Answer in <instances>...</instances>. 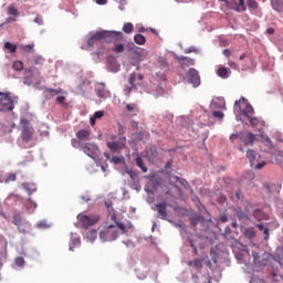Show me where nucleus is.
Listing matches in <instances>:
<instances>
[{
    "label": "nucleus",
    "mask_w": 283,
    "mask_h": 283,
    "mask_svg": "<svg viewBox=\"0 0 283 283\" xmlns=\"http://www.w3.org/2000/svg\"><path fill=\"white\" fill-rule=\"evenodd\" d=\"M123 40L122 31H91L86 41L87 48H94L98 43H116V41Z\"/></svg>",
    "instance_id": "obj_1"
},
{
    "label": "nucleus",
    "mask_w": 283,
    "mask_h": 283,
    "mask_svg": "<svg viewBox=\"0 0 283 283\" xmlns=\"http://www.w3.org/2000/svg\"><path fill=\"white\" fill-rule=\"evenodd\" d=\"M233 112L234 114H238L235 115V120H238V123H244L242 120V116H244L250 120V125L252 127H258L260 124V119H258V117H251V115H249L255 114V109H253V106L244 96H241L240 99L234 102Z\"/></svg>",
    "instance_id": "obj_2"
},
{
    "label": "nucleus",
    "mask_w": 283,
    "mask_h": 283,
    "mask_svg": "<svg viewBox=\"0 0 283 283\" xmlns=\"http://www.w3.org/2000/svg\"><path fill=\"white\" fill-rule=\"evenodd\" d=\"M34 115L31 113L24 112L20 117V125L22 127L21 138L23 143H30L34 138V127L30 125Z\"/></svg>",
    "instance_id": "obj_3"
},
{
    "label": "nucleus",
    "mask_w": 283,
    "mask_h": 283,
    "mask_svg": "<svg viewBox=\"0 0 283 283\" xmlns=\"http://www.w3.org/2000/svg\"><path fill=\"white\" fill-rule=\"evenodd\" d=\"M118 239V230L116 224H108L105 226L99 231V240L101 242H114V240Z\"/></svg>",
    "instance_id": "obj_4"
},
{
    "label": "nucleus",
    "mask_w": 283,
    "mask_h": 283,
    "mask_svg": "<svg viewBox=\"0 0 283 283\" xmlns=\"http://www.w3.org/2000/svg\"><path fill=\"white\" fill-rule=\"evenodd\" d=\"M13 224L17 227L20 233H28L29 229H32V223L28 219L23 218L21 212L15 210L13 212Z\"/></svg>",
    "instance_id": "obj_5"
},
{
    "label": "nucleus",
    "mask_w": 283,
    "mask_h": 283,
    "mask_svg": "<svg viewBox=\"0 0 283 283\" xmlns=\"http://www.w3.org/2000/svg\"><path fill=\"white\" fill-rule=\"evenodd\" d=\"M19 101V97L10 96V93L0 92V112H13L14 102Z\"/></svg>",
    "instance_id": "obj_6"
},
{
    "label": "nucleus",
    "mask_w": 283,
    "mask_h": 283,
    "mask_svg": "<svg viewBox=\"0 0 283 283\" xmlns=\"http://www.w3.org/2000/svg\"><path fill=\"white\" fill-rule=\"evenodd\" d=\"M77 220L80 223H77L76 227L87 230L90 227H94L99 218L96 214H77Z\"/></svg>",
    "instance_id": "obj_7"
},
{
    "label": "nucleus",
    "mask_w": 283,
    "mask_h": 283,
    "mask_svg": "<svg viewBox=\"0 0 283 283\" xmlns=\"http://www.w3.org/2000/svg\"><path fill=\"white\" fill-rule=\"evenodd\" d=\"M245 156L250 163V167L254 169H262V167L266 165V161H260V158H261L260 154H258L253 149H248Z\"/></svg>",
    "instance_id": "obj_8"
},
{
    "label": "nucleus",
    "mask_w": 283,
    "mask_h": 283,
    "mask_svg": "<svg viewBox=\"0 0 283 283\" xmlns=\"http://www.w3.org/2000/svg\"><path fill=\"white\" fill-rule=\"evenodd\" d=\"M127 145V137L120 136L116 142H107L106 147L112 154H120Z\"/></svg>",
    "instance_id": "obj_9"
},
{
    "label": "nucleus",
    "mask_w": 283,
    "mask_h": 283,
    "mask_svg": "<svg viewBox=\"0 0 283 283\" xmlns=\"http://www.w3.org/2000/svg\"><path fill=\"white\" fill-rule=\"evenodd\" d=\"M82 151L88 156V158H92V160H98V154H101L96 143H84Z\"/></svg>",
    "instance_id": "obj_10"
},
{
    "label": "nucleus",
    "mask_w": 283,
    "mask_h": 283,
    "mask_svg": "<svg viewBox=\"0 0 283 283\" xmlns=\"http://www.w3.org/2000/svg\"><path fill=\"white\" fill-rule=\"evenodd\" d=\"M186 76L192 87H200L201 80L200 72H198V70H196L195 67L189 69L186 73Z\"/></svg>",
    "instance_id": "obj_11"
},
{
    "label": "nucleus",
    "mask_w": 283,
    "mask_h": 283,
    "mask_svg": "<svg viewBox=\"0 0 283 283\" xmlns=\"http://www.w3.org/2000/svg\"><path fill=\"white\" fill-rule=\"evenodd\" d=\"M149 179L147 186L145 187V191L147 193H154L158 187H160V179H158V175L156 174H150L147 176Z\"/></svg>",
    "instance_id": "obj_12"
},
{
    "label": "nucleus",
    "mask_w": 283,
    "mask_h": 283,
    "mask_svg": "<svg viewBox=\"0 0 283 283\" xmlns=\"http://www.w3.org/2000/svg\"><path fill=\"white\" fill-rule=\"evenodd\" d=\"M95 94L97 97H99L102 101H105L112 96V93L109 90H107V86L104 82H97L95 85Z\"/></svg>",
    "instance_id": "obj_13"
},
{
    "label": "nucleus",
    "mask_w": 283,
    "mask_h": 283,
    "mask_svg": "<svg viewBox=\"0 0 283 283\" xmlns=\"http://www.w3.org/2000/svg\"><path fill=\"white\" fill-rule=\"evenodd\" d=\"M203 262H205L206 266H208L209 269L212 268L211 260H209L207 255H203L201 259H196L195 261H189L188 266H191L192 269L200 270V269H202V266H205Z\"/></svg>",
    "instance_id": "obj_14"
},
{
    "label": "nucleus",
    "mask_w": 283,
    "mask_h": 283,
    "mask_svg": "<svg viewBox=\"0 0 283 283\" xmlns=\"http://www.w3.org/2000/svg\"><path fill=\"white\" fill-rule=\"evenodd\" d=\"M240 140L243 145H255V140H258V134H253L251 132H240Z\"/></svg>",
    "instance_id": "obj_15"
},
{
    "label": "nucleus",
    "mask_w": 283,
    "mask_h": 283,
    "mask_svg": "<svg viewBox=\"0 0 283 283\" xmlns=\"http://www.w3.org/2000/svg\"><path fill=\"white\" fill-rule=\"evenodd\" d=\"M228 8H230V10H235L237 12H247L244 0H228Z\"/></svg>",
    "instance_id": "obj_16"
},
{
    "label": "nucleus",
    "mask_w": 283,
    "mask_h": 283,
    "mask_svg": "<svg viewBox=\"0 0 283 283\" xmlns=\"http://www.w3.org/2000/svg\"><path fill=\"white\" fill-rule=\"evenodd\" d=\"M247 6L251 14L254 17H262V9H260V4L255 0H248Z\"/></svg>",
    "instance_id": "obj_17"
},
{
    "label": "nucleus",
    "mask_w": 283,
    "mask_h": 283,
    "mask_svg": "<svg viewBox=\"0 0 283 283\" xmlns=\"http://www.w3.org/2000/svg\"><path fill=\"white\" fill-rule=\"evenodd\" d=\"M174 182H179V184L181 185V187H184L185 189H189V187H191V186L189 185V181H187V179H181V178L178 177V176H172V177L170 178V185H171L172 187H175L178 191H182V189L180 188V186L175 185Z\"/></svg>",
    "instance_id": "obj_18"
},
{
    "label": "nucleus",
    "mask_w": 283,
    "mask_h": 283,
    "mask_svg": "<svg viewBox=\"0 0 283 283\" xmlns=\"http://www.w3.org/2000/svg\"><path fill=\"white\" fill-rule=\"evenodd\" d=\"M177 60L184 70H187L188 67H193V65H196V59H191L189 56L182 55L179 56Z\"/></svg>",
    "instance_id": "obj_19"
},
{
    "label": "nucleus",
    "mask_w": 283,
    "mask_h": 283,
    "mask_svg": "<svg viewBox=\"0 0 283 283\" xmlns=\"http://www.w3.org/2000/svg\"><path fill=\"white\" fill-rule=\"evenodd\" d=\"M227 107V102L224 101V97H217L213 98L210 103V109H224Z\"/></svg>",
    "instance_id": "obj_20"
},
{
    "label": "nucleus",
    "mask_w": 283,
    "mask_h": 283,
    "mask_svg": "<svg viewBox=\"0 0 283 283\" xmlns=\"http://www.w3.org/2000/svg\"><path fill=\"white\" fill-rule=\"evenodd\" d=\"M63 90H56V88H44L43 90V97L45 101H52L54 96H59V94H62Z\"/></svg>",
    "instance_id": "obj_21"
},
{
    "label": "nucleus",
    "mask_w": 283,
    "mask_h": 283,
    "mask_svg": "<svg viewBox=\"0 0 283 283\" xmlns=\"http://www.w3.org/2000/svg\"><path fill=\"white\" fill-rule=\"evenodd\" d=\"M223 237L226 238V240H228V242H230V247L232 249H235V247H238V244H240V241H238L235 238H232L231 228H229V227H227L224 229Z\"/></svg>",
    "instance_id": "obj_22"
},
{
    "label": "nucleus",
    "mask_w": 283,
    "mask_h": 283,
    "mask_svg": "<svg viewBox=\"0 0 283 283\" xmlns=\"http://www.w3.org/2000/svg\"><path fill=\"white\" fill-rule=\"evenodd\" d=\"M263 188L265 189V192L272 196V193H280V190L282 187L276 184H270V182H264Z\"/></svg>",
    "instance_id": "obj_23"
},
{
    "label": "nucleus",
    "mask_w": 283,
    "mask_h": 283,
    "mask_svg": "<svg viewBox=\"0 0 283 283\" xmlns=\"http://www.w3.org/2000/svg\"><path fill=\"white\" fill-rule=\"evenodd\" d=\"M106 160L113 163V165H125V156H111L109 153H104Z\"/></svg>",
    "instance_id": "obj_24"
},
{
    "label": "nucleus",
    "mask_w": 283,
    "mask_h": 283,
    "mask_svg": "<svg viewBox=\"0 0 283 283\" xmlns=\"http://www.w3.org/2000/svg\"><path fill=\"white\" fill-rule=\"evenodd\" d=\"M157 218H160V220H167V203L166 202H160L157 203Z\"/></svg>",
    "instance_id": "obj_25"
},
{
    "label": "nucleus",
    "mask_w": 283,
    "mask_h": 283,
    "mask_svg": "<svg viewBox=\"0 0 283 283\" xmlns=\"http://www.w3.org/2000/svg\"><path fill=\"white\" fill-rule=\"evenodd\" d=\"M70 249H78L81 247V237L76 233H71Z\"/></svg>",
    "instance_id": "obj_26"
},
{
    "label": "nucleus",
    "mask_w": 283,
    "mask_h": 283,
    "mask_svg": "<svg viewBox=\"0 0 283 283\" xmlns=\"http://www.w3.org/2000/svg\"><path fill=\"white\" fill-rule=\"evenodd\" d=\"M25 76L23 77L24 85H32V78H34V72L32 69H25L24 70Z\"/></svg>",
    "instance_id": "obj_27"
},
{
    "label": "nucleus",
    "mask_w": 283,
    "mask_h": 283,
    "mask_svg": "<svg viewBox=\"0 0 283 283\" xmlns=\"http://www.w3.org/2000/svg\"><path fill=\"white\" fill-rule=\"evenodd\" d=\"M272 10L274 12H277L279 14H282L283 12V1L282 0H270Z\"/></svg>",
    "instance_id": "obj_28"
},
{
    "label": "nucleus",
    "mask_w": 283,
    "mask_h": 283,
    "mask_svg": "<svg viewBox=\"0 0 283 283\" xmlns=\"http://www.w3.org/2000/svg\"><path fill=\"white\" fill-rule=\"evenodd\" d=\"M24 191H27L28 196H32V193H36V184L24 182L22 184Z\"/></svg>",
    "instance_id": "obj_29"
},
{
    "label": "nucleus",
    "mask_w": 283,
    "mask_h": 283,
    "mask_svg": "<svg viewBox=\"0 0 283 283\" xmlns=\"http://www.w3.org/2000/svg\"><path fill=\"white\" fill-rule=\"evenodd\" d=\"M217 76H219V78H229V76H231V70L224 66H220L217 70Z\"/></svg>",
    "instance_id": "obj_30"
},
{
    "label": "nucleus",
    "mask_w": 283,
    "mask_h": 283,
    "mask_svg": "<svg viewBox=\"0 0 283 283\" xmlns=\"http://www.w3.org/2000/svg\"><path fill=\"white\" fill-rule=\"evenodd\" d=\"M36 201L32 200L31 197L28 198L27 200V205H25V209L29 213H34V211H36Z\"/></svg>",
    "instance_id": "obj_31"
},
{
    "label": "nucleus",
    "mask_w": 283,
    "mask_h": 283,
    "mask_svg": "<svg viewBox=\"0 0 283 283\" xmlns=\"http://www.w3.org/2000/svg\"><path fill=\"white\" fill-rule=\"evenodd\" d=\"M36 229L45 231L46 229H52V223H49L46 219L40 220L35 223Z\"/></svg>",
    "instance_id": "obj_32"
},
{
    "label": "nucleus",
    "mask_w": 283,
    "mask_h": 283,
    "mask_svg": "<svg viewBox=\"0 0 283 283\" xmlns=\"http://www.w3.org/2000/svg\"><path fill=\"white\" fill-rule=\"evenodd\" d=\"M205 222V216L202 214H195L190 217V224L191 227H198V223Z\"/></svg>",
    "instance_id": "obj_33"
},
{
    "label": "nucleus",
    "mask_w": 283,
    "mask_h": 283,
    "mask_svg": "<svg viewBox=\"0 0 283 283\" xmlns=\"http://www.w3.org/2000/svg\"><path fill=\"white\" fill-rule=\"evenodd\" d=\"M98 238V231L97 230H90L85 233V239L87 242H95Z\"/></svg>",
    "instance_id": "obj_34"
},
{
    "label": "nucleus",
    "mask_w": 283,
    "mask_h": 283,
    "mask_svg": "<svg viewBox=\"0 0 283 283\" xmlns=\"http://www.w3.org/2000/svg\"><path fill=\"white\" fill-rule=\"evenodd\" d=\"M76 138L78 140H90V130L87 129H80L77 133H76Z\"/></svg>",
    "instance_id": "obj_35"
},
{
    "label": "nucleus",
    "mask_w": 283,
    "mask_h": 283,
    "mask_svg": "<svg viewBox=\"0 0 283 283\" xmlns=\"http://www.w3.org/2000/svg\"><path fill=\"white\" fill-rule=\"evenodd\" d=\"M112 220H115L116 229H119L122 233H127V226L123 222L116 221V214H112Z\"/></svg>",
    "instance_id": "obj_36"
},
{
    "label": "nucleus",
    "mask_w": 283,
    "mask_h": 283,
    "mask_svg": "<svg viewBox=\"0 0 283 283\" xmlns=\"http://www.w3.org/2000/svg\"><path fill=\"white\" fill-rule=\"evenodd\" d=\"M134 41L137 45H145V43H147V38L140 33H137L134 35Z\"/></svg>",
    "instance_id": "obj_37"
},
{
    "label": "nucleus",
    "mask_w": 283,
    "mask_h": 283,
    "mask_svg": "<svg viewBox=\"0 0 283 283\" xmlns=\"http://www.w3.org/2000/svg\"><path fill=\"white\" fill-rule=\"evenodd\" d=\"M135 161H136L137 167H139V169H142V171H143L144 174H147V171H148L149 169L147 168V166H145V163L143 161V157L137 156L136 159H135Z\"/></svg>",
    "instance_id": "obj_38"
},
{
    "label": "nucleus",
    "mask_w": 283,
    "mask_h": 283,
    "mask_svg": "<svg viewBox=\"0 0 283 283\" xmlns=\"http://www.w3.org/2000/svg\"><path fill=\"white\" fill-rule=\"evenodd\" d=\"M244 238H247L248 240H253V238H255V228H245Z\"/></svg>",
    "instance_id": "obj_39"
},
{
    "label": "nucleus",
    "mask_w": 283,
    "mask_h": 283,
    "mask_svg": "<svg viewBox=\"0 0 283 283\" xmlns=\"http://www.w3.org/2000/svg\"><path fill=\"white\" fill-rule=\"evenodd\" d=\"M108 72H119L120 71V64L118 62H108L107 64Z\"/></svg>",
    "instance_id": "obj_40"
},
{
    "label": "nucleus",
    "mask_w": 283,
    "mask_h": 283,
    "mask_svg": "<svg viewBox=\"0 0 283 283\" xmlns=\"http://www.w3.org/2000/svg\"><path fill=\"white\" fill-rule=\"evenodd\" d=\"M256 227L259 231H263L264 240H269V232H270L269 227L264 226V223H259L256 224Z\"/></svg>",
    "instance_id": "obj_41"
},
{
    "label": "nucleus",
    "mask_w": 283,
    "mask_h": 283,
    "mask_svg": "<svg viewBox=\"0 0 283 283\" xmlns=\"http://www.w3.org/2000/svg\"><path fill=\"white\" fill-rule=\"evenodd\" d=\"M71 145L72 147H74V149H80V151H82V147L83 145H85V143H83L81 139H76V138H73L71 139Z\"/></svg>",
    "instance_id": "obj_42"
},
{
    "label": "nucleus",
    "mask_w": 283,
    "mask_h": 283,
    "mask_svg": "<svg viewBox=\"0 0 283 283\" xmlns=\"http://www.w3.org/2000/svg\"><path fill=\"white\" fill-rule=\"evenodd\" d=\"M14 180H17V174L11 172V174L7 175L6 177H4V175H3V180H2V182H4V185H8V184H10V182H14Z\"/></svg>",
    "instance_id": "obj_43"
},
{
    "label": "nucleus",
    "mask_w": 283,
    "mask_h": 283,
    "mask_svg": "<svg viewBox=\"0 0 283 283\" xmlns=\"http://www.w3.org/2000/svg\"><path fill=\"white\" fill-rule=\"evenodd\" d=\"M155 80H157V82L160 83V84L166 83L167 82V74L159 71L155 74Z\"/></svg>",
    "instance_id": "obj_44"
},
{
    "label": "nucleus",
    "mask_w": 283,
    "mask_h": 283,
    "mask_svg": "<svg viewBox=\"0 0 283 283\" xmlns=\"http://www.w3.org/2000/svg\"><path fill=\"white\" fill-rule=\"evenodd\" d=\"M123 32L125 34H132V32H134V24L130 22L124 23L123 25Z\"/></svg>",
    "instance_id": "obj_45"
},
{
    "label": "nucleus",
    "mask_w": 283,
    "mask_h": 283,
    "mask_svg": "<svg viewBox=\"0 0 283 283\" xmlns=\"http://www.w3.org/2000/svg\"><path fill=\"white\" fill-rule=\"evenodd\" d=\"M232 200L234 202H240V200H244V195L242 193V190H237L234 195H232Z\"/></svg>",
    "instance_id": "obj_46"
},
{
    "label": "nucleus",
    "mask_w": 283,
    "mask_h": 283,
    "mask_svg": "<svg viewBox=\"0 0 283 283\" xmlns=\"http://www.w3.org/2000/svg\"><path fill=\"white\" fill-rule=\"evenodd\" d=\"M12 70H14V72H23V62L14 61L12 63Z\"/></svg>",
    "instance_id": "obj_47"
},
{
    "label": "nucleus",
    "mask_w": 283,
    "mask_h": 283,
    "mask_svg": "<svg viewBox=\"0 0 283 283\" xmlns=\"http://www.w3.org/2000/svg\"><path fill=\"white\" fill-rule=\"evenodd\" d=\"M245 255H251V252L249 251V250H247V249H242V250H240V252H238L237 254H235V258L238 259V260H244V256Z\"/></svg>",
    "instance_id": "obj_48"
},
{
    "label": "nucleus",
    "mask_w": 283,
    "mask_h": 283,
    "mask_svg": "<svg viewBox=\"0 0 283 283\" xmlns=\"http://www.w3.org/2000/svg\"><path fill=\"white\" fill-rule=\"evenodd\" d=\"M274 260H276L279 264H283V249L276 250V255L274 256Z\"/></svg>",
    "instance_id": "obj_49"
},
{
    "label": "nucleus",
    "mask_w": 283,
    "mask_h": 283,
    "mask_svg": "<svg viewBox=\"0 0 283 283\" xmlns=\"http://www.w3.org/2000/svg\"><path fill=\"white\" fill-rule=\"evenodd\" d=\"M200 54V49L196 48L195 45H191L187 49H185V54Z\"/></svg>",
    "instance_id": "obj_50"
},
{
    "label": "nucleus",
    "mask_w": 283,
    "mask_h": 283,
    "mask_svg": "<svg viewBox=\"0 0 283 283\" xmlns=\"http://www.w3.org/2000/svg\"><path fill=\"white\" fill-rule=\"evenodd\" d=\"M14 266L23 268L25 266V259L23 256H18L14 259Z\"/></svg>",
    "instance_id": "obj_51"
},
{
    "label": "nucleus",
    "mask_w": 283,
    "mask_h": 283,
    "mask_svg": "<svg viewBox=\"0 0 283 283\" xmlns=\"http://www.w3.org/2000/svg\"><path fill=\"white\" fill-rule=\"evenodd\" d=\"M4 48H6V50H9V52H11V54L17 52V44H12L11 42H6Z\"/></svg>",
    "instance_id": "obj_52"
},
{
    "label": "nucleus",
    "mask_w": 283,
    "mask_h": 283,
    "mask_svg": "<svg viewBox=\"0 0 283 283\" xmlns=\"http://www.w3.org/2000/svg\"><path fill=\"white\" fill-rule=\"evenodd\" d=\"M125 174H128V176H130V178L133 180H136V178H138V175L136 172H134V170H132V169L123 170L122 176H125Z\"/></svg>",
    "instance_id": "obj_53"
},
{
    "label": "nucleus",
    "mask_w": 283,
    "mask_h": 283,
    "mask_svg": "<svg viewBox=\"0 0 283 283\" xmlns=\"http://www.w3.org/2000/svg\"><path fill=\"white\" fill-rule=\"evenodd\" d=\"M210 255L212 258V262L214 264H218V260L220 259V255L218 254V250H210Z\"/></svg>",
    "instance_id": "obj_54"
},
{
    "label": "nucleus",
    "mask_w": 283,
    "mask_h": 283,
    "mask_svg": "<svg viewBox=\"0 0 283 283\" xmlns=\"http://www.w3.org/2000/svg\"><path fill=\"white\" fill-rule=\"evenodd\" d=\"M113 52H116V54H120V52H125V44L123 43L116 44L115 48L113 49Z\"/></svg>",
    "instance_id": "obj_55"
},
{
    "label": "nucleus",
    "mask_w": 283,
    "mask_h": 283,
    "mask_svg": "<svg viewBox=\"0 0 283 283\" xmlns=\"http://www.w3.org/2000/svg\"><path fill=\"white\" fill-rule=\"evenodd\" d=\"M256 136H260L261 138H263V140L265 142L268 147H271V145H273V142L271 140V137H269L264 134H256Z\"/></svg>",
    "instance_id": "obj_56"
},
{
    "label": "nucleus",
    "mask_w": 283,
    "mask_h": 283,
    "mask_svg": "<svg viewBox=\"0 0 283 283\" xmlns=\"http://www.w3.org/2000/svg\"><path fill=\"white\" fill-rule=\"evenodd\" d=\"M34 65H43L45 63V59L41 55H36L33 60Z\"/></svg>",
    "instance_id": "obj_57"
},
{
    "label": "nucleus",
    "mask_w": 283,
    "mask_h": 283,
    "mask_svg": "<svg viewBox=\"0 0 283 283\" xmlns=\"http://www.w3.org/2000/svg\"><path fill=\"white\" fill-rule=\"evenodd\" d=\"M137 107H138V105H136V104H127L126 105V111L130 112L132 114H135V116H136Z\"/></svg>",
    "instance_id": "obj_58"
},
{
    "label": "nucleus",
    "mask_w": 283,
    "mask_h": 283,
    "mask_svg": "<svg viewBox=\"0 0 283 283\" xmlns=\"http://www.w3.org/2000/svg\"><path fill=\"white\" fill-rule=\"evenodd\" d=\"M0 249H8V240L2 234H0Z\"/></svg>",
    "instance_id": "obj_59"
},
{
    "label": "nucleus",
    "mask_w": 283,
    "mask_h": 283,
    "mask_svg": "<svg viewBox=\"0 0 283 283\" xmlns=\"http://www.w3.org/2000/svg\"><path fill=\"white\" fill-rule=\"evenodd\" d=\"M8 14H10L11 17H19V10H17V8L14 7H9Z\"/></svg>",
    "instance_id": "obj_60"
},
{
    "label": "nucleus",
    "mask_w": 283,
    "mask_h": 283,
    "mask_svg": "<svg viewBox=\"0 0 283 283\" xmlns=\"http://www.w3.org/2000/svg\"><path fill=\"white\" fill-rule=\"evenodd\" d=\"M212 116H213V118H219V120H222L224 118V113H222L220 111H213Z\"/></svg>",
    "instance_id": "obj_61"
},
{
    "label": "nucleus",
    "mask_w": 283,
    "mask_h": 283,
    "mask_svg": "<svg viewBox=\"0 0 283 283\" xmlns=\"http://www.w3.org/2000/svg\"><path fill=\"white\" fill-rule=\"evenodd\" d=\"M252 258H253L254 264L262 262L260 261V252L252 251Z\"/></svg>",
    "instance_id": "obj_62"
},
{
    "label": "nucleus",
    "mask_w": 283,
    "mask_h": 283,
    "mask_svg": "<svg viewBox=\"0 0 283 283\" xmlns=\"http://www.w3.org/2000/svg\"><path fill=\"white\" fill-rule=\"evenodd\" d=\"M128 83L133 85V87H136V73H132L128 78Z\"/></svg>",
    "instance_id": "obj_63"
},
{
    "label": "nucleus",
    "mask_w": 283,
    "mask_h": 283,
    "mask_svg": "<svg viewBox=\"0 0 283 283\" xmlns=\"http://www.w3.org/2000/svg\"><path fill=\"white\" fill-rule=\"evenodd\" d=\"M116 1V3H119V6H118V9L119 10H125V6H127V0H115Z\"/></svg>",
    "instance_id": "obj_64"
}]
</instances>
